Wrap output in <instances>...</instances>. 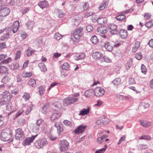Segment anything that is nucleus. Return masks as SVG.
Instances as JSON below:
<instances>
[{"label":"nucleus","mask_w":153,"mask_h":153,"mask_svg":"<svg viewBox=\"0 0 153 153\" xmlns=\"http://www.w3.org/2000/svg\"><path fill=\"white\" fill-rule=\"evenodd\" d=\"M83 30L82 27H79L76 29L71 33V38L74 42H76L79 39L82 35V33Z\"/></svg>","instance_id":"1"},{"label":"nucleus","mask_w":153,"mask_h":153,"mask_svg":"<svg viewBox=\"0 0 153 153\" xmlns=\"http://www.w3.org/2000/svg\"><path fill=\"white\" fill-rule=\"evenodd\" d=\"M12 134L9 129L1 133V139L4 141H7L10 140L12 138Z\"/></svg>","instance_id":"2"},{"label":"nucleus","mask_w":153,"mask_h":153,"mask_svg":"<svg viewBox=\"0 0 153 153\" xmlns=\"http://www.w3.org/2000/svg\"><path fill=\"white\" fill-rule=\"evenodd\" d=\"M69 143L66 140H62L59 141V149L60 151L65 152L69 148Z\"/></svg>","instance_id":"3"},{"label":"nucleus","mask_w":153,"mask_h":153,"mask_svg":"<svg viewBox=\"0 0 153 153\" xmlns=\"http://www.w3.org/2000/svg\"><path fill=\"white\" fill-rule=\"evenodd\" d=\"M48 143V142L46 139L42 138L36 140L34 143V145L36 148L40 149L42 148L44 146Z\"/></svg>","instance_id":"4"},{"label":"nucleus","mask_w":153,"mask_h":153,"mask_svg":"<svg viewBox=\"0 0 153 153\" xmlns=\"http://www.w3.org/2000/svg\"><path fill=\"white\" fill-rule=\"evenodd\" d=\"M15 137L16 139L20 140H22L25 137L24 131L21 128H18L16 131Z\"/></svg>","instance_id":"5"},{"label":"nucleus","mask_w":153,"mask_h":153,"mask_svg":"<svg viewBox=\"0 0 153 153\" xmlns=\"http://www.w3.org/2000/svg\"><path fill=\"white\" fill-rule=\"evenodd\" d=\"M10 9L6 7H1L0 8V16H6L8 15L10 13Z\"/></svg>","instance_id":"6"},{"label":"nucleus","mask_w":153,"mask_h":153,"mask_svg":"<svg viewBox=\"0 0 153 153\" xmlns=\"http://www.w3.org/2000/svg\"><path fill=\"white\" fill-rule=\"evenodd\" d=\"M105 93L104 89L100 87L96 88L94 91V95L96 96H100L102 95Z\"/></svg>","instance_id":"7"},{"label":"nucleus","mask_w":153,"mask_h":153,"mask_svg":"<svg viewBox=\"0 0 153 153\" xmlns=\"http://www.w3.org/2000/svg\"><path fill=\"white\" fill-rule=\"evenodd\" d=\"M13 97V95L8 91H6L3 93L2 97L3 98L6 99L8 102L10 101Z\"/></svg>","instance_id":"8"},{"label":"nucleus","mask_w":153,"mask_h":153,"mask_svg":"<svg viewBox=\"0 0 153 153\" xmlns=\"http://www.w3.org/2000/svg\"><path fill=\"white\" fill-rule=\"evenodd\" d=\"M108 28L110 30L111 33L114 35L117 33V26L113 24H110L108 25Z\"/></svg>","instance_id":"9"},{"label":"nucleus","mask_w":153,"mask_h":153,"mask_svg":"<svg viewBox=\"0 0 153 153\" xmlns=\"http://www.w3.org/2000/svg\"><path fill=\"white\" fill-rule=\"evenodd\" d=\"M37 135H38L36 134L35 135L32 136L31 137L27 138L23 142V145L25 146L30 145L33 141Z\"/></svg>","instance_id":"10"},{"label":"nucleus","mask_w":153,"mask_h":153,"mask_svg":"<svg viewBox=\"0 0 153 153\" xmlns=\"http://www.w3.org/2000/svg\"><path fill=\"white\" fill-rule=\"evenodd\" d=\"M19 26V21H16L14 23L13 25L11 27V29L13 33H15L18 31Z\"/></svg>","instance_id":"11"},{"label":"nucleus","mask_w":153,"mask_h":153,"mask_svg":"<svg viewBox=\"0 0 153 153\" xmlns=\"http://www.w3.org/2000/svg\"><path fill=\"white\" fill-rule=\"evenodd\" d=\"M86 126L83 125L79 126L74 131V132L75 134H79L82 133L85 131Z\"/></svg>","instance_id":"12"},{"label":"nucleus","mask_w":153,"mask_h":153,"mask_svg":"<svg viewBox=\"0 0 153 153\" xmlns=\"http://www.w3.org/2000/svg\"><path fill=\"white\" fill-rule=\"evenodd\" d=\"M104 47L106 50L107 51H111L113 49V45L111 43L109 42L105 44Z\"/></svg>","instance_id":"13"},{"label":"nucleus","mask_w":153,"mask_h":153,"mask_svg":"<svg viewBox=\"0 0 153 153\" xmlns=\"http://www.w3.org/2000/svg\"><path fill=\"white\" fill-rule=\"evenodd\" d=\"M84 95L87 98L92 97L94 95V90L91 89L86 91L84 93Z\"/></svg>","instance_id":"14"},{"label":"nucleus","mask_w":153,"mask_h":153,"mask_svg":"<svg viewBox=\"0 0 153 153\" xmlns=\"http://www.w3.org/2000/svg\"><path fill=\"white\" fill-rule=\"evenodd\" d=\"M50 103H47L44 104L42 107V112L44 114H46L48 112L50 106Z\"/></svg>","instance_id":"15"},{"label":"nucleus","mask_w":153,"mask_h":153,"mask_svg":"<svg viewBox=\"0 0 153 153\" xmlns=\"http://www.w3.org/2000/svg\"><path fill=\"white\" fill-rule=\"evenodd\" d=\"M103 55L100 52H95L93 53L92 56L94 59H97L102 57Z\"/></svg>","instance_id":"16"},{"label":"nucleus","mask_w":153,"mask_h":153,"mask_svg":"<svg viewBox=\"0 0 153 153\" xmlns=\"http://www.w3.org/2000/svg\"><path fill=\"white\" fill-rule=\"evenodd\" d=\"M9 70L6 66L0 65V73L8 74Z\"/></svg>","instance_id":"17"},{"label":"nucleus","mask_w":153,"mask_h":153,"mask_svg":"<svg viewBox=\"0 0 153 153\" xmlns=\"http://www.w3.org/2000/svg\"><path fill=\"white\" fill-rule=\"evenodd\" d=\"M61 115V113L60 112L53 113L51 116V120L52 121H54L60 117Z\"/></svg>","instance_id":"18"},{"label":"nucleus","mask_w":153,"mask_h":153,"mask_svg":"<svg viewBox=\"0 0 153 153\" xmlns=\"http://www.w3.org/2000/svg\"><path fill=\"white\" fill-rule=\"evenodd\" d=\"M119 34L120 37L123 39L126 38L128 36L126 30L123 29L120 30Z\"/></svg>","instance_id":"19"},{"label":"nucleus","mask_w":153,"mask_h":153,"mask_svg":"<svg viewBox=\"0 0 153 153\" xmlns=\"http://www.w3.org/2000/svg\"><path fill=\"white\" fill-rule=\"evenodd\" d=\"M38 5L42 9L47 7L48 5V3L46 1H40L38 4Z\"/></svg>","instance_id":"20"},{"label":"nucleus","mask_w":153,"mask_h":153,"mask_svg":"<svg viewBox=\"0 0 153 153\" xmlns=\"http://www.w3.org/2000/svg\"><path fill=\"white\" fill-rule=\"evenodd\" d=\"M107 19L105 17H101L98 18L97 20V23L99 25H102L106 23Z\"/></svg>","instance_id":"21"},{"label":"nucleus","mask_w":153,"mask_h":153,"mask_svg":"<svg viewBox=\"0 0 153 153\" xmlns=\"http://www.w3.org/2000/svg\"><path fill=\"white\" fill-rule=\"evenodd\" d=\"M140 125L145 127H149L151 126V123L149 122H147L146 121L143 120H140Z\"/></svg>","instance_id":"22"},{"label":"nucleus","mask_w":153,"mask_h":153,"mask_svg":"<svg viewBox=\"0 0 153 153\" xmlns=\"http://www.w3.org/2000/svg\"><path fill=\"white\" fill-rule=\"evenodd\" d=\"M97 31L100 33L104 34L108 31V29L106 27H101L97 29Z\"/></svg>","instance_id":"23"},{"label":"nucleus","mask_w":153,"mask_h":153,"mask_svg":"<svg viewBox=\"0 0 153 153\" xmlns=\"http://www.w3.org/2000/svg\"><path fill=\"white\" fill-rule=\"evenodd\" d=\"M38 66L42 71H46L47 70L46 66L44 63H40L38 64Z\"/></svg>","instance_id":"24"},{"label":"nucleus","mask_w":153,"mask_h":153,"mask_svg":"<svg viewBox=\"0 0 153 153\" xmlns=\"http://www.w3.org/2000/svg\"><path fill=\"white\" fill-rule=\"evenodd\" d=\"M89 108H88L87 109H83L82 110L80 111L79 115H84L88 114L89 112Z\"/></svg>","instance_id":"25"},{"label":"nucleus","mask_w":153,"mask_h":153,"mask_svg":"<svg viewBox=\"0 0 153 153\" xmlns=\"http://www.w3.org/2000/svg\"><path fill=\"white\" fill-rule=\"evenodd\" d=\"M121 83V80L120 78H117L114 80L112 81L113 84L116 86L120 85Z\"/></svg>","instance_id":"26"},{"label":"nucleus","mask_w":153,"mask_h":153,"mask_svg":"<svg viewBox=\"0 0 153 153\" xmlns=\"http://www.w3.org/2000/svg\"><path fill=\"white\" fill-rule=\"evenodd\" d=\"M91 41L92 43L94 45L97 44L99 41L97 38L95 36H94L91 37Z\"/></svg>","instance_id":"27"},{"label":"nucleus","mask_w":153,"mask_h":153,"mask_svg":"<svg viewBox=\"0 0 153 153\" xmlns=\"http://www.w3.org/2000/svg\"><path fill=\"white\" fill-rule=\"evenodd\" d=\"M140 42H137L135 43L134 47H133L132 48V52L135 53L137 51L140 46Z\"/></svg>","instance_id":"28"},{"label":"nucleus","mask_w":153,"mask_h":153,"mask_svg":"<svg viewBox=\"0 0 153 153\" xmlns=\"http://www.w3.org/2000/svg\"><path fill=\"white\" fill-rule=\"evenodd\" d=\"M10 78L7 76H4L1 80V82L4 84H7L9 82Z\"/></svg>","instance_id":"29"},{"label":"nucleus","mask_w":153,"mask_h":153,"mask_svg":"<svg viewBox=\"0 0 153 153\" xmlns=\"http://www.w3.org/2000/svg\"><path fill=\"white\" fill-rule=\"evenodd\" d=\"M28 84L32 87H34L36 84L35 80L33 79H30L28 81Z\"/></svg>","instance_id":"30"},{"label":"nucleus","mask_w":153,"mask_h":153,"mask_svg":"<svg viewBox=\"0 0 153 153\" xmlns=\"http://www.w3.org/2000/svg\"><path fill=\"white\" fill-rule=\"evenodd\" d=\"M126 18V16L124 14L119 15L116 17V19L119 21H122Z\"/></svg>","instance_id":"31"},{"label":"nucleus","mask_w":153,"mask_h":153,"mask_svg":"<svg viewBox=\"0 0 153 153\" xmlns=\"http://www.w3.org/2000/svg\"><path fill=\"white\" fill-rule=\"evenodd\" d=\"M43 122V120H42V119H39L37 120L36 123V125L38 126L36 128L35 126H34V128H36L37 131H38L39 129V126L40 125L42 124V123Z\"/></svg>","instance_id":"32"},{"label":"nucleus","mask_w":153,"mask_h":153,"mask_svg":"<svg viewBox=\"0 0 153 153\" xmlns=\"http://www.w3.org/2000/svg\"><path fill=\"white\" fill-rule=\"evenodd\" d=\"M107 146L106 145H104V148L96 151L94 153H103L107 149Z\"/></svg>","instance_id":"33"},{"label":"nucleus","mask_w":153,"mask_h":153,"mask_svg":"<svg viewBox=\"0 0 153 153\" xmlns=\"http://www.w3.org/2000/svg\"><path fill=\"white\" fill-rule=\"evenodd\" d=\"M108 3L106 2H104L100 5L99 7V9L100 10H104L107 6Z\"/></svg>","instance_id":"34"},{"label":"nucleus","mask_w":153,"mask_h":153,"mask_svg":"<svg viewBox=\"0 0 153 153\" xmlns=\"http://www.w3.org/2000/svg\"><path fill=\"white\" fill-rule=\"evenodd\" d=\"M22 75L23 77L25 78L30 77L32 75V73L31 72H27L24 71L22 74Z\"/></svg>","instance_id":"35"},{"label":"nucleus","mask_w":153,"mask_h":153,"mask_svg":"<svg viewBox=\"0 0 153 153\" xmlns=\"http://www.w3.org/2000/svg\"><path fill=\"white\" fill-rule=\"evenodd\" d=\"M20 66L18 63H15L11 65L10 68L13 70H16L19 68Z\"/></svg>","instance_id":"36"},{"label":"nucleus","mask_w":153,"mask_h":153,"mask_svg":"<svg viewBox=\"0 0 153 153\" xmlns=\"http://www.w3.org/2000/svg\"><path fill=\"white\" fill-rule=\"evenodd\" d=\"M12 61V58L11 57H9L7 59H4L1 62V64H6Z\"/></svg>","instance_id":"37"},{"label":"nucleus","mask_w":153,"mask_h":153,"mask_svg":"<svg viewBox=\"0 0 153 153\" xmlns=\"http://www.w3.org/2000/svg\"><path fill=\"white\" fill-rule=\"evenodd\" d=\"M68 98L70 104L75 103L78 99L77 98H73L71 97H68Z\"/></svg>","instance_id":"38"},{"label":"nucleus","mask_w":153,"mask_h":153,"mask_svg":"<svg viewBox=\"0 0 153 153\" xmlns=\"http://www.w3.org/2000/svg\"><path fill=\"white\" fill-rule=\"evenodd\" d=\"M34 52V51L32 49L30 48H29L27 51L26 55L27 56H30L32 55Z\"/></svg>","instance_id":"39"},{"label":"nucleus","mask_w":153,"mask_h":153,"mask_svg":"<svg viewBox=\"0 0 153 153\" xmlns=\"http://www.w3.org/2000/svg\"><path fill=\"white\" fill-rule=\"evenodd\" d=\"M63 103L64 106H66L67 105L70 104L68 97L66 98L63 100Z\"/></svg>","instance_id":"40"},{"label":"nucleus","mask_w":153,"mask_h":153,"mask_svg":"<svg viewBox=\"0 0 153 153\" xmlns=\"http://www.w3.org/2000/svg\"><path fill=\"white\" fill-rule=\"evenodd\" d=\"M9 36V34L8 33H6L3 35L1 37V40L2 41L7 39Z\"/></svg>","instance_id":"41"},{"label":"nucleus","mask_w":153,"mask_h":153,"mask_svg":"<svg viewBox=\"0 0 153 153\" xmlns=\"http://www.w3.org/2000/svg\"><path fill=\"white\" fill-rule=\"evenodd\" d=\"M145 26L148 28H150L153 26V20L150 21L145 24Z\"/></svg>","instance_id":"42"},{"label":"nucleus","mask_w":153,"mask_h":153,"mask_svg":"<svg viewBox=\"0 0 153 153\" xmlns=\"http://www.w3.org/2000/svg\"><path fill=\"white\" fill-rule=\"evenodd\" d=\"M132 62L131 60H129L128 61L127 63L125 65V67L126 70L129 69L130 67L132 65Z\"/></svg>","instance_id":"43"},{"label":"nucleus","mask_w":153,"mask_h":153,"mask_svg":"<svg viewBox=\"0 0 153 153\" xmlns=\"http://www.w3.org/2000/svg\"><path fill=\"white\" fill-rule=\"evenodd\" d=\"M69 68V65L67 62H65L62 65V68L63 69L67 70Z\"/></svg>","instance_id":"44"},{"label":"nucleus","mask_w":153,"mask_h":153,"mask_svg":"<svg viewBox=\"0 0 153 153\" xmlns=\"http://www.w3.org/2000/svg\"><path fill=\"white\" fill-rule=\"evenodd\" d=\"M21 55V52L20 51H17L16 53V56L15 59L16 60H17L19 59Z\"/></svg>","instance_id":"45"},{"label":"nucleus","mask_w":153,"mask_h":153,"mask_svg":"<svg viewBox=\"0 0 153 153\" xmlns=\"http://www.w3.org/2000/svg\"><path fill=\"white\" fill-rule=\"evenodd\" d=\"M49 137L50 140L53 141L55 140L57 138V137L53 134H50Z\"/></svg>","instance_id":"46"},{"label":"nucleus","mask_w":153,"mask_h":153,"mask_svg":"<svg viewBox=\"0 0 153 153\" xmlns=\"http://www.w3.org/2000/svg\"><path fill=\"white\" fill-rule=\"evenodd\" d=\"M27 26L30 29L33 28L34 26V23L32 22L29 21L27 22Z\"/></svg>","instance_id":"47"},{"label":"nucleus","mask_w":153,"mask_h":153,"mask_svg":"<svg viewBox=\"0 0 153 153\" xmlns=\"http://www.w3.org/2000/svg\"><path fill=\"white\" fill-rule=\"evenodd\" d=\"M62 37V36L59 33H56L55 35V38L56 40H59Z\"/></svg>","instance_id":"48"},{"label":"nucleus","mask_w":153,"mask_h":153,"mask_svg":"<svg viewBox=\"0 0 153 153\" xmlns=\"http://www.w3.org/2000/svg\"><path fill=\"white\" fill-rule=\"evenodd\" d=\"M141 69L142 73L144 74H146L147 71L146 68L144 65H142Z\"/></svg>","instance_id":"49"},{"label":"nucleus","mask_w":153,"mask_h":153,"mask_svg":"<svg viewBox=\"0 0 153 153\" xmlns=\"http://www.w3.org/2000/svg\"><path fill=\"white\" fill-rule=\"evenodd\" d=\"M116 97L117 99L119 101L123 100L125 99V97L121 95L118 94L116 96Z\"/></svg>","instance_id":"50"},{"label":"nucleus","mask_w":153,"mask_h":153,"mask_svg":"<svg viewBox=\"0 0 153 153\" xmlns=\"http://www.w3.org/2000/svg\"><path fill=\"white\" fill-rule=\"evenodd\" d=\"M103 59L104 61L107 62H111V59L106 56H104Z\"/></svg>","instance_id":"51"},{"label":"nucleus","mask_w":153,"mask_h":153,"mask_svg":"<svg viewBox=\"0 0 153 153\" xmlns=\"http://www.w3.org/2000/svg\"><path fill=\"white\" fill-rule=\"evenodd\" d=\"M63 129L59 126V128H57V133L59 135H60L62 134V133L63 132Z\"/></svg>","instance_id":"52"},{"label":"nucleus","mask_w":153,"mask_h":153,"mask_svg":"<svg viewBox=\"0 0 153 153\" xmlns=\"http://www.w3.org/2000/svg\"><path fill=\"white\" fill-rule=\"evenodd\" d=\"M6 43L5 42H2L0 43V50L6 48Z\"/></svg>","instance_id":"53"},{"label":"nucleus","mask_w":153,"mask_h":153,"mask_svg":"<svg viewBox=\"0 0 153 153\" xmlns=\"http://www.w3.org/2000/svg\"><path fill=\"white\" fill-rule=\"evenodd\" d=\"M39 92L41 95L43 94L45 92V90L42 87H40L39 88Z\"/></svg>","instance_id":"54"},{"label":"nucleus","mask_w":153,"mask_h":153,"mask_svg":"<svg viewBox=\"0 0 153 153\" xmlns=\"http://www.w3.org/2000/svg\"><path fill=\"white\" fill-rule=\"evenodd\" d=\"M93 29V27L91 25H88L86 27V30L88 32L91 31Z\"/></svg>","instance_id":"55"},{"label":"nucleus","mask_w":153,"mask_h":153,"mask_svg":"<svg viewBox=\"0 0 153 153\" xmlns=\"http://www.w3.org/2000/svg\"><path fill=\"white\" fill-rule=\"evenodd\" d=\"M135 57L137 59L140 60L142 57V55L141 53H139L136 54Z\"/></svg>","instance_id":"56"},{"label":"nucleus","mask_w":153,"mask_h":153,"mask_svg":"<svg viewBox=\"0 0 153 153\" xmlns=\"http://www.w3.org/2000/svg\"><path fill=\"white\" fill-rule=\"evenodd\" d=\"M24 112V110L22 109H21L19 110L18 112L16 114V117H17L20 116L21 114H22Z\"/></svg>","instance_id":"57"},{"label":"nucleus","mask_w":153,"mask_h":153,"mask_svg":"<svg viewBox=\"0 0 153 153\" xmlns=\"http://www.w3.org/2000/svg\"><path fill=\"white\" fill-rule=\"evenodd\" d=\"M85 54L84 53H82L79 55L78 56L79 59H83L85 57Z\"/></svg>","instance_id":"58"},{"label":"nucleus","mask_w":153,"mask_h":153,"mask_svg":"<svg viewBox=\"0 0 153 153\" xmlns=\"http://www.w3.org/2000/svg\"><path fill=\"white\" fill-rule=\"evenodd\" d=\"M74 19L75 21H80L82 20V19L79 15H76L74 17Z\"/></svg>","instance_id":"59"},{"label":"nucleus","mask_w":153,"mask_h":153,"mask_svg":"<svg viewBox=\"0 0 153 153\" xmlns=\"http://www.w3.org/2000/svg\"><path fill=\"white\" fill-rule=\"evenodd\" d=\"M23 97L25 100H27L30 97L29 94L28 93H25L23 96Z\"/></svg>","instance_id":"60"},{"label":"nucleus","mask_w":153,"mask_h":153,"mask_svg":"<svg viewBox=\"0 0 153 153\" xmlns=\"http://www.w3.org/2000/svg\"><path fill=\"white\" fill-rule=\"evenodd\" d=\"M126 137L125 135H123L122 137L119 140V142L118 143V144H120L122 141H125L126 139Z\"/></svg>","instance_id":"61"},{"label":"nucleus","mask_w":153,"mask_h":153,"mask_svg":"<svg viewBox=\"0 0 153 153\" xmlns=\"http://www.w3.org/2000/svg\"><path fill=\"white\" fill-rule=\"evenodd\" d=\"M151 16V15L149 13H146L144 15V17L145 19H149Z\"/></svg>","instance_id":"62"},{"label":"nucleus","mask_w":153,"mask_h":153,"mask_svg":"<svg viewBox=\"0 0 153 153\" xmlns=\"http://www.w3.org/2000/svg\"><path fill=\"white\" fill-rule=\"evenodd\" d=\"M58 13V16L60 18L62 17L65 15V13H62L61 10L59 11Z\"/></svg>","instance_id":"63"},{"label":"nucleus","mask_w":153,"mask_h":153,"mask_svg":"<svg viewBox=\"0 0 153 153\" xmlns=\"http://www.w3.org/2000/svg\"><path fill=\"white\" fill-rule=\"evenodd\" d=\"M149 45L152 48H153V39H151L148 43Z\"/></svg>","instance_id":"64"}]
</instances>
